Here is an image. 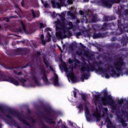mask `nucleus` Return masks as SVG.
<instances>
[{
	"label": "nucleus",
	"mask_w": 128,
	"mask_h": 128,
	"mask_svg": "<svg viewBox=\"0 0 128 128\" xmlns=\"http://www.w3.org/2000/svg\"><path fill=\"white\" fill-rule=\"evenodd\" d=\"M125 64L124 62V60L121 58H118V60H115V62L114 63V68L116 70H113L114 66H109L108 68H112V76H116L117 78H118L122 74V70H124V66H125Z\"/></svg>",
	"instance_id": "f257e3e1"
},
{
	"label": "nucleus",
	"mask_w": 128,
	"mask_h": 128,
	"mask_svg": "<svg viewBox=\"0 0 128 128\" xmlns=\"http://www.w3.org/2000/svg\"><path fill=\"white\" fill-rule=\"evenodd\" d=\"M56 24V30H60L62 32L59 31L56 32V36L60 40H62V38H66V26L64 22H61L60 20H58L55 21Z\"/></svg>",
	"instance_id": "f03ea898"
},
{
	"label": "nucleus",
	"mask_w": 128,
	"mask_h": 128,
	"mask_svg": "<svg viewBox=\"0 0 128 128\" xmlns=\"http://www.w3.org/2000/svg\"><path fill=\"white\" fill-rule=\"evenodd\" d=\"M104 96L101 97L100 100L102 102L103 106H114L116 102L112 98V97L110 95H108V92L106 90L103 91Z\"/></svg>",
	"instance_id": "7ed1b4c3"
},
{
	"label": "nucleus",
	"mask_w": 128,
	"mask_h": 128,
	"mask_svg": "<svg viewBox=\"0 0 128 128\" xmlns=\"http://www.w3.org/2000/svg\"><path fill=\"white\" fill-rule=\"evenodd\" d=\"M0 81L9 82L13 84H14L15 86L20 85V83L16 80L12 76H6V75L2 73V72H0Z\"/></svg>",
	"instance_id": "20e7f679"
},
{
	"label": "nucleus",
	"mask_w": 128,
	"mask_h": 128,
	"mask_svg": "<svg viewBox=\"0 0 128 128\" xmlns=\"http://www.w3.org/2000/svg\"><path fill=\"white\" fill-rule=\"evenodd\" d=\"M88 64L86 62L81 64L80 70L82 72H86L88 74L90 72H94V70H96L94 66V65H91L90 62H88Z\"/></svg>",
	"instance_id": "39448f33"
},
{
	"label": "nucleus",
	"mask_w": 128,
	"mask_h": 128,
	"mask_svg": "<svg viewBox=\"0 0 128 128\" xmlns=\"http://www.w3.org/2000/svg\"><path fill=\"white\" fill-rule=\"evenodd\" d=\"M9 112L12 116H17L19 120H20V122H22L24 124H26V126H30V123L28 122V121L24 120V118L22 117V115H20V112L14 110H10Z\"/></svg>",
	"instance_id": "423d86ee"
},
{
	"label": "nucleus",
	"mask_w": 128,
	"mask_h": 128,
	"mask_svg": "<svg viewBox=\"0 0 128 128\" xmlns=\"http://www.w3.org/2000/svg\"><path fill=\"white\" fill-rule=\"evenodd\" d=\"M43 74V76H42V80L46 84H48V77L46 76V69L44 68H42L41 70V72Z\"/></svg>",
	"instance_id": "0eeeda50"
},
{
	"label": "nucleus",
	"mask_w": 128,
	"mask_h": 128,
	"mask_svg": "<svg viewBox=\"0 0 128 128\" xmlns=\"http://www.w3.org/2000/svg\"><path fill=\"white\" fill-rule=\"evenodd\" d=\"M68 76H69L72 82H76V78L74 76V68H72L71 71H69L68 73Z\"/></svg>",
	"instance_id": "6e6552de"
},
{
	"label": "nucleus",
	"mask_w": 128,
	"mask_h": 128,
	"mask_svg": "<svg viewBox=\"0 0 128 128\" xmlns=\"http://www.w3.org/2000/svg\"><path fill=\"white\" fill-rule=\"evenodd\" d=\"M110 2V0H100L101 4L106 8H112V6Z\"/></svg>",
	"instance_id": "1a4fd4ad"
},
{
	"label": "nucleus",
	"mask_w": 128,
	"mask_h": 128,
	"mask_svg": "<svg viewBox=\"0 0 128 128\" xmlns=\"http://www.w3.org/2000/svg\"><path fill=\"white\" fill-rule=\"evenodd\" d=\"M20 24L22 26V29L19 28L18 30V32L22 34L24 32H26V25L24 24V23L22 21H20Z\"/></svg>",
	"instance_id": "9d476101"
},
{
	"label": "nucleus",
	"mask_w": 128,
	"mask_h": 128,
	"mask_svg": "<svg viewBox=\"0 0 128 128\" xmlns=\"http://www.w3.org/2000/svg\"><path fill=\"white\" fill-rule=\"evenodd\" d=\"M94 102L95 104V106H97L98 104H100V94H95L94 96Z\"/></svg>",
	"instance_id": "9b49d317"
},
{
	"label": "nucleus",
	"mask_w": 128,
	"mask_h": 128,
	"mask_svg": "<svg viewBox=\"0 0 128 128\" xmlns=\"http://www.w3.org/2000/svg\"><path fill=\"white\" fill-rule=\"evenodd\" d=\"M51 4H52V8H55L56 6H57L58 8H62V6H63L60 2H56V1L54 0H52L51 1Z\"/></svg>",
	"instance_id": "f8f14e48"
},
{
	"label": "nucleus",
	"mask_w": 128,
	"mask_h": 128,
	"mask_svg": "<svg viewBox=\"0 0 128 128\" xmlns=\"http://www.w3.org/2000/svg\"><path fill=\"white\" fill-rule=\"evenodd\" d=\"M54 86H60V84H58V74H54Z\"/></svg>",
	"instance_id": "ddd939ff"
},
{
	"label": "nucleus",
	"mask_w": 128,
	"mask_h": 128,
	"mask_svg": "<svg viewBox=\"0 0 128 128\" xmlns=\"http://www.w3.org/2000/svg\"><path fill=\"white\" fill-rule=\"evenodd\" d=\"M60 18V20L62 22H64L66 26V14L64 13H62L61 14L59 15Z\"/></svg>",
	"instance_id": "4468645a"
},
{
	"label": "nucleus",
	"mask_w": 128,
	"mask_h": 128,
	"mask_svg": "<svg viewBox=\"0 0 128 128\" xmlns=\"http://www.w3.org/2000/svg\"><path fill=\"white\" fill-rule=\"evenodd\" d=\"M67 24L70 27L66 28V26L65 30H72V28H74V24H72V22H69L67 23Z\"/></svg>",
	"instance_id": "2eb2a0df"
},
{
	"label": "nucleus",
	"mask_w": 128,
	"mask_h": 128,
	"mask_svg": "<svg viewBox=\"0 0 128 128\" xmlns=\"http://www.w3.org/2000/svg\"><path fill=\"white\" fill-rule=\"evenodd\" d=\"M94 38H102V33L94 34L93 35Z\"/></svg>",
	"instance_id": "dca6fc26"
},
{
	"label": "nucleus",
	"mask_w": 128,
	"mask_h": 128,
	"mask_svg": "<svg viewBox=\"0 0 128 128\" xmlns=\"http://www.w3.org/2000/svg\"><path fill=\"white\" fill-rule=\"evenodd\" d=\"M45 120H46L47 122H48V124H56V122L52 120V118H48L46 117H45Z\"/></svg>",
	"instance_id": "f3484780"
},
{
	"label": "nucleus",
	"mask_w": 128,
	"mask_h": 128,
	"mask_svg": "<svg viewBox=\"0 0 128 128\" xmlns=\"http://www.w3.org/2000/svg\"><path fill=\"white\" fill-rule=\"evenodd\" d=\"M112 4H120V0H110ZM122 2H126V0H122Z\"/></svg>",
	"instance_id": "a211bd4d"
},
{
	"label": "nucleus",
	"mask_w": 128,
	"mask_h": 128,
	"mask_svg": "<svg viewBox=\"0 0 128 128\" xmlns=\"http://www.w3.org/2000/svg\"><path fill=\"white\" fill-rule=\"evenodd\" d=\"M32 80H34V82H35V84H40V82H38V78L36 76L34 75L32 76Z\"/></svg>",
	"instance_id": "6ab92c4d"
},
{
	"label": "nucleus",
	"mask_w": 128,
	"mask_h": 128,
	"mask_svg": "<svg viewBox=\"0 0 128 128\" xmlns=\"http://www.w3.org/2000/svg\"><path fill=\"white\" fill-rule=\"evenodd\" d=\"M24 50V48H18L16 50V54H22V51Z\"/></svg>",
	"instance_id": "aec40b11"
},
{
	"label": "nucleus",
	"mask_w": 128,
	"mask_h": 128,
	"mask_svg": "<svg viewBox=\"0 0 128 128\" xmlns=\"http://www.w3.org/2000/svg\"><path fill=\"white\" fill-rule=\"evenodd\" d=\"M46 38H48L46 42H50V40H52V39L50 38H52V35H50V32H47Z\"/></svg>",
	"instance_id": "412c9836"
},
{
	"label": "nucleus",
	"mask_w": 128,
	"mask_h": 128,
	"mask_svg": "<svg viewBox=\"0 0 128 128\" xmlns=\"http://www.w3.org/2000/svg\"><path fill=\"white\" fill-rule=\"evenodd\" d=\"M44 34H42L40 35V40L42 44H44V46H46V41L44 40Z\"/></svg>",
	"instance_id": "4be33fe9"
},
{
	"label": "nucleus",
	"mask_w": 128,
	"mask_h": 128,
	"mask_svg": "<svg viewBox=\"0 0 128 128\" xmlns=\"http://www.w3.org/2000/svg\"><path fill=\"white\" fill-rule=\"evenodd\" d=\"M120 122H121L123 126H128V124L126 123V121L124 120L122 118H120Z\"/></svg>",
	"instance_id": "5701e85b"
},
{
	"label": "nucleus",
	"mask_w": 128,
	"mask_h": 128,
	"mask_svg": "<svg viewBox=\"0 0 128 128\" xmlns=\"http://www.w3.org/2000/svg\"><path fill=\"white\" fill-rule=\"evenodd\" d=\"M81 78L82 80H88V74L86 73H83L82 74V76H81Z\"/></svg>",
	"instance_id": "b1692460"
},
{
	"label": "nucleus",
	"mask_w": 128,
	"mask_h": 128,
	"mask_svg": "<svg viewBox=\"0 0 128 128\" xmlns=\"http://www.w3.org/2000/svg\"><path fill=\"white\" fill-rule=\"evenodd\" d=\"M92 116L94 118H97L98 116H100V114L98 113V110H97L93 114Z\"/></svg>",
	"instance_id": "393cba45"
},
{
	"label": "nucleus",
	"mask_w": 128,
	"mask_h": 128,
	"mask_svg": "<svg viewBox=\"0 0 128 128\" xmlns=\"http://www.w3.org/2000/svg\"><path fill=\"white\" fill-rule=\"evenodd\" d=\"M98 72H102V74H104V72H106V68L104 69L102 67H98Z\"/></svg>",
	"instance_id": "a878e982"
},
{
	"label": "nucleus",
	"mask_w": 128,
	"mask_h": 128,
	"mask_svg": "<svg viewBox=\"0 0 128 128\" xmlns=\"http://www.w3.org/2000/svg\"><path fill=\"white\" fill-rule=\"evenodd\" d=\"M92 22H96V15H92Z\"/></svg>",
	"instance_id": "bb28decb"
},
{
	"label": "nucleus",
	"mask_w": 128,
	"mask_h": 128,
	"mask_svg": "<svg viewBox=\"0 0 128 128\" xmlns=\"http://www.w3.org/2000/svg\"><path fill=\"white\" fill-rule=\"evenodd\" d=\"M106 122L108 124V126H112V122H110V118H106Z\"/></svg>",
	"instance_id": "cd10ccee"
},
{
	"label": "nucleus",
	"mask_w": 128,
	"mask_h": 128,
	"mask_svg": "<svg viewBox=\"0 0 128 128\" xmlns=\"http://www.w3.org/2000/svg\"><path fill=\"white\" fill-rule=\"evenodd\" d=\"M66 32H67L66 35L68 36H72V32L70 31V30H66Z\"/></svg>",
	"instance_id": "c85d7f7f"
},
{
	"label": "nucleus",
	"mask_w": 128,
	"mask_h": 128,
	"mask_svg": "<svg viewBox=\"0 0 128 128\" xmlns=\"http://www.w3.org/2000/svg\"><path fill=\"white\" fill-rule=\"evenodd\" d=\"M43 62H44V64L46 65V68H48L49 64H48V63L46 62V58H44Z\"/></svg>",
	"instance_id": "c756f323"
},
{
	"label": "nucleus",
	"mask_w": 128,
	"mask_h": 128,
	"mask_svg": "<svg viewBox=\"0 0 128 128\" xmlns=\"http://www.w3.org/2000/svg\"><path fill=\"white\" fill-rule=\"evenodd\" d=\"M82 100H83L84 102H86V95L85 94H82Z\"/></svg>",
	"instance_id": "7c9ffc66"
},
{
	"label": "nucleus",
	"mask_w": 128,
	"mask_h": 128,
	"mask_svg": "<svg viewBox=\"0 0 128 128\" xmlns=\"http://www.w3.org/2000/svg\"><path fill=\"white\" fill-rule=\"evenodd\" d=\"M85 114H86V116L90 115V110H88V108H85Z\"/></svg>",
	"instance_id": "2f4dec72"
},
{
	"label": "nucleus",
	"mask_w": 128,
	"mask_h": 128,
	"mask_svg": "<svg viewBox=\"0 0 128 128\" xmlns=\"http://www.w3.org/2000/svg\"><path fill=\"white\" fill-rule=\"evenodd\" d=\"M31 12H32V16L34 18H36V13L34 12V10H31Z\"/></svg>",
	"instance_id": "473e14b6"
},
{
	"label": "nucleus",
	"mask_w": 128,
	"mask_h": 128,
	"mask_svg": "<svg viewBox=\"0 0 128 128\" xmlns=\"http://www.w3.org/2000/svg\"><path fill=\"white\" fill-rule=\"evenodd\" d=\"M76 38H78V36H82V32H78L76 34Z\"/></svg>",
	"instance_id": "72a5a7b5"
},
{
	"label": "nucleus",
	"mask_w": 128,
	"mask_h": 128,
	"mask_svg": "<svg viewBox=\"0 0 128 128\" xmlns=\"http://www.w3.org/2000/svg\"><path fill=\"white\" fill-rule=\"evenodd\" d=\"M84 56L86 58H88V56H90V53H88V52H84Z\"/></svg>",
	"instance_id": "f704fd0d"
},
{
	"label": "nucleus",
	"mask_w": 128,
	"mask_h": 128,
	"mask_svg": "<svg viewBox=\"0 0 128 128\" xmlns=\"http://www.w3.org/2000/svg\"><path fill=\"white\" fill-rule=\"evenodd\" d=\"M18 80L22 82V84H24V82H26V79H22L20 80V78H18Z\"/></svg>",
	"instance_id": "c9c22d12"
},
{
	"label": "nucleus",
	"mask_w": 128,
	"mask_h": 128,
	"mask_svg": "<svg viewBox=\"0 0 128 128\" xmlns=\"http://www.w3.org/2000/svg\"><path fill=\"white\" fill-rule=\"evenodd\" d=\"M14 74H16L17 76H20L22 74L21 72H18L14 70Z\"/></svg>",
	"instance_id": "e433bc0d"
},
{
	"label": "nucleus",
	"mask_w": 128,
	"mask_h": 128,
	"mask_svg": "<svg viewBox=\"0 0 128 128\" xmlns=\"http://www.w3.org/2000/svg\"><path fill=\"white\" fill-rule=\"evenodd\" d=\"M69 50H71V52H72V50H74V46H72V45L70 46Z\"/></svg>",
	"instance_id": "4c0bfd02"
},
{
	"label": "nucleus",
	"mask_w": 128,
	"mask_h": 128,
	"mask_svg": "<svg viewBox=\"0 0 128 128\" xmlns=\"http://www.w3.org/2000/svg\"><path fill=\"white\" fill-rule=\"evenodd\" d=\"M59 2L62 5L64 6V4L66 0H59Z\"/></svg>",
	"instance_id": "58836bf2"
},
{
	"label": "nucleus",
	"mask_w": 128,
	"mask_h": 128,
	"mask_svg": "<svg viewBox=\"0 0 128 128\" xmlns=\"http://www.w3.org/2000/svg\"><path fill=\"white\" fill-rule=\"evenodd\" d=\"M118 104H124V100L121 99L120 100H119V101L118 102Z\"/></svg>",
	"instance_id": "ea45409f"
},
{
	"label": "nucleus",
	"mask_w": 128,
	"mask_h": 128,
	"mask_svg": "<svg viewBox=\"0 0 128 128\" xmlns=\"http://www.w3.org/2000/svg\"><path fill=\"white\" fill-rule=\"evenodd\" d=\"M76 54H78V56H82V52H80V51L76 52Z\"/></svg>",
	"instance_id": "a19ab883"
},
{
	"label": "nucleus",
	"mask_w": 128,
	"mask_h": 128,
	"mask_svg": "<svg viewBox=\"0 0 128 128\" xmlns=\"http://www.w3.org/2000/svg\"><path fill=\"white\" fill-rule=\"evenodd\" d=\"M40 28H44V24L40 22Z\"/></svg>",
	"instance_id": "79ce46f5"
},
{
	"label": "nucleus",
	"mask_w": 128,
	"mask_h": 128,
	"mask_svg": "<svg viewBox=\"0 0 128 128\" xmlns=\"http://www.w3.org/2000/svg\"><path fill=\"white\" fill-rule=\"evenodd\" d=\"M78 110H82L83 106L82 104H80V106L78 107Z\"/></svg>",
	"instance_id": "37998d69"
},
{
	"label": "nucleus",
	"mask_w": 128,
	"mask_h": 128,
	"mask_svg": "<svg viewBox=\"0 0 128 128\" xmlns=\"http://www.w3.org/2000/svg\"><path fill=\"white\" fill-rule=\"evenodd\" d=\"M0 112H2V114H4V108H0Z\"/></svg>",
	"instance_id": "c03bdc74"
},
{
	"label": "nucleus",
	"mask_w": 128,
	"mask_h": 128,
	"mask_svg": "<svg viewBox=\"0 0 128 128\" xmlns=\"http://www.w3.org/2000/svg\"><path fill=\"white\" fill-rule=\"evenodd\" d=\"M67 2L68 4H72V0H68Z\"/></svg>",
	"instance_id": "a18cd8bd"
},
{
	"label": "nucleus",
	"mask_w": 128,
	"mask_h": 128,
	"mask_svg": "<svg viewBox=\"0 0 128 128\" xmlns=\"http://www.w3.org/2000/svg\"><path fill=\"white\" fill-rule=\"evenodd\" d=\"M64 70L66 72H68V67L66 66H64Z\"/></svg>",
	"instance_id": "49530a36"
},
{
	"label": "nucleus",
	"mask_w": 128,
	"mask_h": 128,
	"mask_svg": "<svg viewBox=\"0 0 128 128\" xmlns=\"http://www.w3.org/2000/svg\"><path fill=\"white\" fill-rule=\"evenodd\" d=\"M96 122H100V116H99L96 117Z\"/></svg>",
	"instance_id": "de8ad7c7"
},
{
	"label": "nucleus",
	"mask_w": 128,
	"mask_h": 128,
	"mask_svg": "<svg viewBox=\"0 0 128 128\" xmlns=\"http://www.w3.org/2000/svg\"><path fill=\"white\" fill-rule=\"evenodd\" d=\"M44 8H46L48 6V2H45L44 4Z\"/></svg>",
	"instance_id": "09e8293b"
},
{
	"label": "nucleus",
	"mask_w": 128,
	"mask_h": 128,
	"mask_svg": "<svg viewBox=\"0 0 128 128\" xmlns=\"http://www.w3.org/2000/svg\"><path fill=\"white\" fill-rule=\"evenodd\" d=\"M116 38L114 37L112 38L111 39V42H116Z\"/></svg>",
	"instance_id": "8fccbe9b"
},
{
	"label": "nucleus",
	"mask_w": 128,
	"mask_h": 128,
	"mask_svg": "<svg viewBox=\"0 0 128 128\" xmlns=\"http://www.w3.org/2000/svg\"><path fill=\"white\" fill-rule=\"evenodd\" d=\"M105 78H110V75H108V74H105Z\"/></svg>",
	"instance_id": "3c124183"
},
{
	"label": "nucleus",
	"mask_w": 128,
	"mask_h": 128,
	"mask_svg": "<svg viewBox=\"0 0 128 128\" xmlns=\"http://www.w3.org/2000/svg\"><path fill=\"white\" fill-rule=\"evenodd\" d=\"M79 14L81 15V16H82L84 14V12L82 10H80L79 11Z\"/></svg>",
	"instance_id": "603ef678"
},
{
	"label": "nucleus",
	"mask_w": 128,
	"mask_h": 128,
	"mask_svg": "<svg viewBox=\"0 0 128 128\" xmlns=\"http://www.w3.org/2000/svg\"><path fill=\"white\" fill-rule=\"evenodd\" d=\"M6 118H9L10 120H12V117L10 116V114H7L6 116Z\"/></svg>",
	"instance_id": "864d4df0"
},
{
	"label": "nucleus",
	"mask_w": 128,
	"mask_h": 128,
	"mask_svg": "<svg viewBox=\"0 0 128 128\" xmlns=\"http://www.w3.org/2000/svg\"><path fill=\"white\" fill-rule=\"evenodd\" d=\"M112 110H116V106H112Z\"/></svg>",
	"instance_id": "5fc2aeb1"
},
{
	"label": "nucleus",
	"mask_w": 128,
	"mask_h": 128,
	"mask_svg": "<svg viewBox=\"0 0 128 128\" xmlns=\"http://www.w3.org/2000/svg\"><path fill=\"white\" fill-rule=\"evenodd\" d=\"M21 6H24V0H22V2H21Z\"/></svg>",
	"instance_id": "6e6d98bb"
},
{
	"label": "nucleus",
	"mask_w": 128,
	"mask_h": 128,
	"mask_svg": "<svg viewBox=\"0 0 128 128\" xmlns=\"http://www.w3.org/2000/svg\"><path fill=\"white\" fill-rule=\"evenodd\" d=\"M74 97H75L76 98V92L74 91Z\"/></svg>",
	"instance_id": "4d7b16f0"
},
{
	"label": "nucleus",
	"mask_w": 128,
	"mask_h": 128,
	"mask_svg": "<svg viewBox=\"0 0 128 128\" xmlns=\"http://www.w3.org/2000/svg\"><path fill=\"white\" fill-rule=\"evenodd\" d=\"M5 20L6 22H10V19L8 18H6Z\"/></svg>",
	"instance_id": "13d9d810"
},
{
	"label": "nucleus",
	"mask_w": 128,
	"mask_h": 128,
	"mask_svg": "<svg viewBox=\"0 0 128 128\" xmlns=\"http://www.w3.org/2000/svg\"><path fill=\"white\" fill-rule=\"evenodd\" d=\"M36 54L37 56H40V52H36Z\"/></svg>",
	"instance_id": "bf43d9fd"
},
{
	"label": "nucleus",
	"mask_w": 128,
	"mask_h": 128,
	"mask_svg": "<svg viewBox=\"0 0 128 128\" xmlns=\"http://www.w3.org/2000/svg\"><path fill=\"white\" fill-rule=\"evenodd\" d=\"M50 68L51 70H52V72H54V68L52 66H50Z\"/></svg>",
	"instance_id": "052dcab7"
},
{
	"label": "nucleus",
	"mask_w": 128,
	"mask_h": 128,
	"mask_svg": "<svg viewBox=\"0 0 128 128\" xmlns=\"http://www.w3.org/2000/svg\"><path fill=\"white\" fill-rule=\"evenodd\" d=\"M70 16H74V14L70 13Z\"/></svg>",
	"instance_id": "680f3d73"
},
{
	"label": "nucleus",
	"mask_w": 128,
	"mask_h": 128,
	"mask_svg": "<svg viewBox=\"0 0 128 128\" xmlns=\"http://www.w3.org/2000/svg\"><path fill=\"white\" fill-rule=\"evenodd\" d=\"M98 63L99 64H102V61H99Z\"/></svg>",
	"instance_id": "e2e57ef3"
},
{
	"label": "nucleus",
	"mask_w": 128,
	"mask_h": 128,
	"mask_svg": "<svg viewBox=\"0 0 128 128\" xmlns=\"http://www.w3.org/2000/svg\"><path fill=\"white\" fill-rule=\"evenodd\" d=\"M85 2H88V0H84Z\"/></svg>",
	"instance_id": "0e129e2a"
},
{
	"label": "nucleus",
	"mask_w": 128,
	"mask_h": 128,
	"mask_svg": "<svg viewBox=\"0 0 128 128\" xmlns=\"http://www.w3.org/2000/svg\"><path fill=\"white\" fill-rule=\"evenodd\" d=\"M15 8H18V5L15 6Z\"/></svg>",
	"instance_id": "69168bd1"
},
{
	"label": "nucleus",
	"mask_w": 128,
	"mask_h": 128,
	"mask_svg": "<svg viewBox=\"0 0 128 128\" xmlns=\"http://www.w3.org/2000/svg\"><path fill=\"white\" fill-rule=\"evenodd\" d=\"M87 120H88V122H90V118H87Z\"/></svg>",
	"instance_id": "338daca9"
},
{
	"label": "nucleus",
	"mask_w": 128,
	"mask_h": 128,
	"mask_svg": "<svg viewBox=\"0 0 128 128\" xmlns=\"http://www.w3.org/2000/svg\"><path fill=\"white\" fill-rule=\"evenodd\" d=\"M28 66H32V64H31L30 63H29L28 64Z\"/></svg>",
	"instance_id": "774afa93"
}]
</instances>
